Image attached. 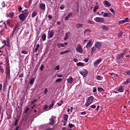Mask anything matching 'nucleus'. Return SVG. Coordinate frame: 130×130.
<instances>
[{
  "instance_id": "nucleus-1",
  "label": "nucleus",
  "mask_w": 130,
  "mask_h": 130,
  "mask_svg": "<svg viewBox=\"0 0 130 130\" xmlns=\"http://www.w3.org/2000/svg\"><path fill=\"white\" fill-rule=\"evenodd\" d=\"M6 66L5 69V74L6 78V82L10 81V78L11 76V69L10 68V62L9 61L6 62Z\"/></svg>"
},
{
  "instance_id": "nucleus-2",
  "label": "nucleus",
  "mask_w": 130,
  "mask_h": 130,
  "mask_svg": "<svg viewBox=\"0 0 130 130\" xmlns=\"http://www.w3.org/2000/svg\"><path fill=\"white\" fill-rule=\"evenodd\" d=\"M94 101V96H90L87 98L86 99V102L85 103V106L86 107H88L89 105H90V104H92V103Z\"/></svg>"
},
{
  "instance_id": "nucleus-3",
  "label": "nucleus",
  "mask_w": 130,
  "mask_h": 130,
  "mask_svg": "<svg viewBox=\"0 0 130 130\" xmlns=\"http://www.w3.org/2000/svg\"><path fill=\"white\" fill-rule=\"evenodd\" d=\"M19 26H20L19 23H17L15 24V26L13 28V30L12 31V33L10 34V37H14V35L15 34V32H18L19 31Z\"/></svg>"
},
{
  "instance_id": "nucleus-4",
  "label": "nucleus",
  "mask_w": 130,
  "mask_h": 130,
  "mask_svg": "<svg viewBox=\"0 0 130 130\" xmlns=\"http://www.w3.org/2000/svg\"><path fill=\"white\" fill-rule=\"evenodd\" d=\"M124 55H125V51L121 54H117L116 56L117 59H120L121 58H123V57H124Z\"/></svg>"
},
{
  "instance_id": "nucleus-5",
  "label": "nucleus",
  "mask_w": 130,
  "mask_h": 130,
  "mask_svg": "<svg viewBox=\"0 0 130 130\" xmlns=\"http://www.w3.org/2000/svg\"><path fill=\"white\" fill-rule=\"evenodd\" d=\"M76 50L77 51V52L82 53V52H83V48H82V46H81L80 44L78 45L76 48Z\"/></svg>"
},
{
  "instance_id": "nucleus-6",
  "label": "nucleus",
  "mask_w": 130,
  "mask_h": 130,
  "mask_svg": "<svg viewBox=\"0 0 130 130\" xmlns=\"http://www.w3.org/2000/svg\"><path fill=\"white\" fill-rule=\"evenodd\" d=\"M94 21L99 23H103V22H104V18L96 17L94 18Z\"/></svg>"
},
{
  "instance_id": "nucleus-7",
  "label": "nucleus",
  "mask_w": 130,
  "mask_h": 130,
  "mask_svg": "<svg viewBox=\"0 0 130 130\" xmlns=\"http://www.w3.org/2000/svg\"><path fill=\"white\" fill-rule=\"evenodd\" d=\"M80 73L81 75H82V76H83V77H84V78L87 77V76H88V72H87V70H82L80 72Z\"/></svg>"
},
{
  "instance_id": "nucleus-8",
  "label": "nucleus",
  "mask_w": 130,
  "mask_h": 130,
  "mask_svg": "<svg viewBox=\"0 0 130 130\" xmlns=\"http://www.w3.org/2000/svg\"><path fill=\"white\" fill-rule=\"evenodd\" d=\"M102 61V59L99 58V59L96 60V61L93 62V66L95 67V68L98 67V64L100 63Z\"/></svg>"
},
{
  "instance_id": "nucleus-9",
  "label": "nucleus",
  "mask_w": 130,
  "mask_h": 130,
  "mask_svg": "<svg viewBox=\"0 0 130 130\" xmlns=\"http://www.w3.org/2000/svg\"><path fill=\"white\" fill-rule=\"evenodd\" d=\"M94 46L98 48V49H100V48H101V46H102V44L99 42H95Z\"/></svg>"
},
{
  "instance_id": "nucleus-10",
  "label": "nucleus",
  "mask_w": 130,
  "mask_h": 130,
  "mask_svg": "<svg viewBox=\"0 0 130 130\" xmlns=\"http://www.w3.org/2000/svg\"><path fill=\"white\" fill-rule=\"evenodd\" d=\"M28 10L27 9H25L23 11H22L21 14L23 15L24 17L27 18V16H28L29 13L27 12Z\"/></svg>"
},
{
  "instance_id": "nucleus-11",
  "label": "nucleus",
  "mask_w": 130,
  "mask_h": 130,
  "mask_svg": "<svg viewBox=\"0 0 130 130\" xmlns=\"http://www.w3.org/2000/svg\"><path fill=\"white\" fill-rule=\"evenodd\" d=\"M117 91L121 93L124 91V86H120L118 87Z\"/></svg>"
},
{
  "instance_id": "nucleus-12",
  "label": "nucleus",
  "mask_w": 130,
  "mask_h": 130,
  "mask_svg": "<svg viewBox=\"0 0 130 130\" xmlns=\"http://www.w3.org/2000/svg\"><path fill=\"white\" fill-rule=\"evenodd\" d=\"M19 18L20 20H21V21H22V22H23V21H25L26 17L25 16H24L23 14H20L19 15Z\"/></svg>"
},
{
  "instance_id": "nucleus-13",
  "label": "nucleus",
  "mask_w": 130,
  "mask_h": 130,
  "mask_svg": "<svg viewBox=\"0 0 130 130\" xmlns=\"http://www.w3.org/2000/svg\"><path fill=\"white\" fill-rule=\"evenodd\" d=\"M48 38H52L53 35L54 34V32H53V30H51L50 31L48 32Z\"/></svg>"
},
{
  "instance_id": "nucleus-14",
  "label": "nucleus",
  "mask_w": 130,
  "mask_h": 130,
  "mask_svg": "<svg viewBox=\"0 0 130 130\" xmlns=\"http://www.w3.org/2000/svg\"><path fill=\"white\" fill-rule=\"evenodd\" d=\"M92 46V40H89L88 43L86 46V48H89Z\"/></svg>"
},
{
  "instance_id": "nucleus-15",
  "label": "nucleus",
  "mask_w": 130,
  "mask_h": 130,
  "mask_svg": "<svg viewBox=\"0 0 130 130\" xmlns=\"http://www.w3.org/2000/svg\"><path fill=\"white\" fill-rule=\"evenodd\" d=\"M39 7H40V9H41V10H43V11H45V8H46L45 4H40Z\"/></svg>"
},
{
  "instance_id": "nucleus-16",
  "label": "nucleus",
  "mask_w": 130,
  "mask_h": 130,
  "mask_svg": "<svg viewBox=\"0 0 130 130\" xmlns=\"http://www.w3.org/2000/svg\"><path fill=\"white\" fill-rule=\"evenodd\" d=\"M104 5H106L107 7H111V4H110V3L107 1H105L104 2Z\"/></svg>"
},
{
  "instance_id": "nucleus-17",
  "label": "nucleus",
  "mask_w": 130,
  "mask_h": 130,
  "mask_svg": "<svg viewBox=\"0 0 130 130\" xmlns=\"http://www.w3.org/2000/svg\"><path fill=\"white\" fill-rule=\"evenodd\" d=\"M50 124H51V125H53L54 124V119L53 117L50 119Z\"/></svg>"
},
{
  "instance_id": "nucleus-18",
  "label": "nucleus",
  "mask_w": 130,
  "mask_h": 130,
  "mask_svg": "<svg viewBox=\"0 0 130 130\" xmlns=\"http://www.w3.org/2000/svg\"><path fill=\"white\" fill-rule=\"evenodd\" d=\"M98 92H100V93H104V89L102 87H99L98 88Z\"/></svg>"
},
{
  "instance_id": "nucleus-19",
  "label": "nucleus",
  "mask_w": 130,
  "mask_h": 130,
  "mask_svg": "<svg viewBox=\"0 0 130 130\" xmlns=\"http://www.w3.org/2000/svg\"><path fill=\"white\" fill-rule=\"evenodd\" d=\"M39 47H40V45H39V44H38L35 49L34 51V52H37V50L39 49Z\"/></svg>"
},
{
  "instance_id": "nucleus-20",
  "label": "nucleus",
  "mask_w": 130,
  "mask_h": 130,
  "mask_svg": "<svg viewBox=\"0 0 130 130\" xmlns=\"http://www.w3.org/2000/svg\"><path fill=\"white\" fill-rule=\"evenodd\" d=\"M84 26L83 24L82 23H77L76 24V27L77 28H82V27H83Z\"/></svg>"
},
{
  "instance_id": "nucleus-21",
  "label": "nucleus",
  "mask_w": 130,
  "mask_h": 130,
  "mask_svg": "<svg viewBox=\"0 0 130 130\" xmlns=\"http://www.w3.org/2000/svg\"><path fill=\"white\" fill-rule=\"evenodd\" d=\"M7 17L8 18H13L14 17V13L13 12L10 13L9 14L7 15Z\"/></svg>"
},
{
  "instance_id": "nucleus-22",
  "label": "nucleus",
  "mask_w": 130,
  "mask_h": 130,
  "mask_svg": "<svg viewBox=\"0 0 130 130\" xmlns=\"http://www.w3.org/2000/svg\"><path fill=\"white\" fill-rule=\"evenodd\" d=\"M69 37H70V32H67L66 34V36L64 38V40H67V39H69Z\"/></svg>"
},
{
  "instance_id": "nucleus-23",
  "label": "nucleus",
  "mask_w": 130,
  "mask_h": 130,
  "mask_svg": "<svg viewBox=\"0 0 130 130\" xmlns=\"http://www.w3.org/2000/svg\"><path fill=\"white\" fill-rule=\"evenodd\" d=\"M76 64L77 67H84V66H85L84 63H82V62H79L78 63H77Z\"/></svg>"
},
{
  "instance_id": "nucleus-24",
  "label": "nucleus",
  "mask_w": 130,
  "mask_h": 130,
  "mask_svg": "<svg viewBox=\"0 0 130 130\" xmlns=\"http://www.w3.org/2000/svg\"><path fill=\"white\" fill-rule=\"evenodd\" d=\"M42 39L43 41H45L46 40V35L43 34L42 36Z\"/></svg>"
},
{
  "instance_id": "nucleus-25",
  "label": "nucleus",
  "mask_w": 130,
  "mask_h": 130,
  "mask_svg": "<svg viewBox=\"0 0 130 130\" xmlns=\"http://www.w3.org/2000/svg\"><path fill=\"white\" fill-rule=\"evenodd\" d=\"M57 46L59 48H60V47H64V44L59 43V44H57Z\"/></svg>"
},
{
  "instance_id": "nucleus-26",
  "label": "nucleus",
  "mask_w": 130,
  "mask_h": 130,
  "mask_svg": "<svg viewBox=\"0 0 130 130\" xmlns=\"http://www.w3.org/2000/svg\"><path fill=\"white\" fill-rule=\"evenodd\" d=\"M36 16H37V12H32V15H31V17L35 18V17H36Z\"/></svg>"
},
{
  "instance_id": "nucleus-27",
  "label": "nucleus",
  "mask_w": 130,
  "mask_h": 130,
  "mask_svg": "<svg viewBox=\"0 0 130 130\" xmlns=\"http://www.w3.org/2000/svg\"><path fill=\"white\" fill-rule=\"evenodd\" d=\"M54 102H55V101H53L51 103V104L49 106V108L51 109L52 107H53V105H54Z\"/></svg>"
},
{
  "instance_id": "nucleus-28",
  "label": "nucleus",
  "mask_w": 130,
  "mask_h": 130,
  "mask_svg": "<svg viewBox=\"0 0 130 130\" xmlns=\"http://www.w3.org/2000/svg\"><path fill=\"white\" fill-rule=\"evenodd\" d=\"M69 118V115H64V120H65L66 122L68 121V119Z\"/></svg>"
},
{
  "instance_id": "nucleus-29",
  "label": "nucleus",
  "mask_w": 130,
  "mask_h": 130,
  "mask_svg": "<svg viewBox=\"0 0 130 130\" xmlns=\"http://www.w3.org/2000/svg\"><path fill=\"white\" fill-rule=\"evenodd\" d=\"M109 16H110V13H105L103 15V17H109Z\"/></svg>"
},
{
  "instance_id": "nucleus-30",
  "label": "nucleus",
  "mask_w": 130,
  "mask_h": 130,
  "mask_svg": "<svg viewBox=\"0 0 130 130\" xmlns=\"http://www.w3.org/2000/svg\"><path fill=\"white\" fill-rule=\"evenodd\" d=\"M98 9H99V6H95L94 8L93 9V12L95 13L96 12V11H97V10H98Z\"/></svg>"
},
{
  "instance_id": "nucleus-31",
  "label": "nucleus",
  "mask_w": 130,
  "mask_h": 130,
  "mask_svg": "<svg viewBox=\"0 0 130 130\" xmlns=\"http://www.w3.org/2000/svg\"><path fill=\"white\" fill-rule=\"evenodd\" d=\"M109 75L110 76H113V77H117V74H115V73H110Z\"/></svg>"
},
{
  "instance_id": "nucleus-32",
  "label": "nucleus",
  "mask_w": 130,
  "mask_h": 130,
  "mask_svg": "<svg viewBox=\"0 0 130 130\" xmlns=\"http://www.w3.org/2000/svg\"><path fill=\"white\" fill-rule=\"evenodd\" d=\"M68 82H73V77L72 76H70L69 78L67 79Z\"/></svg>"
},
{
  "instance_id": "nucleus-33",
  "label": "nucleus",
  "mask_w": 130,
  "mask_h": 130,
  "mask_svg": "<svg viewBox=\"0 0 130 130\" xmlns=\"http://www.w3.org/2000/svg\"><path fill=\"white\" fill-rule=\"evenodd\" d=\"M69 52H70V50H66V51H64V52H61L60 53V54H64V53H68Z\"/></svg>"
},
{
  "instance_id": "nucleus-34",
  "label": "nucleus",
  "mask_w": 130,
  "mask_h": 130,
  "mask_svg": "<svg viewBox=\"0 0 130 130\" xmlns=\"http://www.w3.org/2000/svg\"><path fill=\"white\" fill-rule=\"evenodd\" d=\"M90 33V32H92V30L91 29H85L84 30V34H86V33L88 32Z\"/></svg>"
},
{
  "instance_id": "nucleus-35",
  "label": "nucleus",
  "mask_w": 130,
  "mask_h": 130,
  "mask_svg": "<svg viewBox=\"0 0 130 130\" xmlns=\"http://www.w3.org/2000/svg\"><path fill=\"white\" fill-rule=\"evenodd\" d=\"M124 23H125V22L124 21V20H120V21H119V22H118V24H119V25H121V24H124Z\"/></svg>"
},
{
  "instance_id": "nucleus-36",
  "label": "nucleus",
  "mask_w": 130,
  "mask_h": 130,
  "mask_svg": "<svg viewBox=\"0 0 130 130\" xmlns=\"http://www.w3.org/2000/svg\"><path fill=\"white\" fill-rule=\"evenodd\" d=\"M8 47H11V44H10V41H7V43L5 44Z\"/></svg>"
},
{
  "instance_id": "nucleus-37",
  "label": "nucleus",
  "mask_w": 130,
  "mask_h": 130,
  "mask_svg": "<svg viewBox=\"0 0 130 130\" xmlns=\"http://www.w3.org/2000/svg\"><path fill=\"white\" fill-rule=\"evenodd\" d=\"M57 105H58V106H61V105L62 104H63V101L62 100H61L60 101V103H57Z\"/></svg>"
},
{
  "instance_id": "nucleus-38",
  "label": "nucleus",
  "mask_w": 130,
  "mask_h": 130,
  "mask_svg": "<svg viewBox=\"0 0 130 130\" xmlns=\"http://www.w3.org/2000/svg\"><path fill=\"white\" fill-rule=\"evenodd\" d=\"M102 28L103 29H104V30H108V26H106V25H103L102 26Z\"/></svg>"
},
{
  "instance_id": "nucleus-39",
  "label": "nucleus",
  "mask_w": 130,
  "mask_h": 130,
  "mask_svg": "<svg viewBox=\"0 0 130 130\" xmlns=\"http://www.w3.org/2000/svg\"><path fill=\"white\" fill-rule=\"evenodd\" d=\"M68 126H69V127L70 128H72L73 127H74V126H75V124H73L72 123L69 124Z\"/></svg>"
},
{
  "instance_id": "nucleus-40",
  "label": "nucleus",
  "mask_w": 130,
  "mask_h": 130,
  "mask_svg": "<svg viewBox=\"0 0 130 130\" xmlns=\"http://www.w3.org/2000/svg\"><path fill=\"white\" fill-rule=\"evenodd\" d=\"M96 51V48L95 47H93L91 49V52H95Z\"/></svg>"
},
{
  "instance_id": "nucleus-41",
  "label": "nucleus",
  "mask_w": 130,
  "mask_h": 130,
  "mask_svg": "<svg viewBox=\"0 0 130 130\" xmlns=\"http://www.w3.org/2000/svg\"><path fill=\"white\" fill-rule=\"evenodd\" d=\"M18 123H19V119H17L15 120L14 125H15V126H17V124H18Z\"/></svg>"
},
{
  "instance_id": "nucleus-42",
  "label": "nucleus",
  "mask_w": 130,
  "mask_h": 130,
  "mask_svg": "<svg viewBox=\"0 0 130 130\" xmlns=\"http://www.w3.org/2000/svg\"><path fill=\"white\" fill-rule=\"evenodd\" d=\"M110 12L113 13V14H115V11L114 10V9L111 8L110 9Z\"/></svg>"
},
{
  "instance_id": "nucleus-43",
  "label": "nucleus",
  "mask_w": 130,
  "mask_h": 130,
  "mask_svg": "<svg viewBox=\"0 0 130 130\" xmlns=\"http://www.w3.org/2000/svg\"><path fill=\"white\" fill-rule=\"evenodd\" d=\"M125 74L127 75V76H130V70H127L125 72Z\"/></svg>"
},
{
  "instance_id": "nucleus-44",
  "label": "nucleus",
  "mask_w": 130,
  "mask_h": 130,
  "mask_svg": "<svg viewBox=\"0 0 130 130\" xmlns=\"http://www.w3.org/2000/svg\"><path fill=\"white\" fill-rule=\"evenodd\" d=\"M8 26L11 27V28H13V27H14V24H12V23H10L9 24H8Z\"/></svg>"
},
{
  "instance_id": "nucleus-45",
  "label": "nucleus",
  "mask_w": 130,
  "mask_h": 130,
  "mask_svg": "<svg viewBox=\"0 0 130 130\" xmlns=\"http://www.w3.org/2000/svg\"><path fill=\"white\" fill-rule=\"evenodd\" d=\"M21 53L23 54H28V52L26 51H22Z\"/></svg>"
},
{
  "instance_id": "nucleus-46",
  "label": "nucleus",
  "mask_w": 130,
  "mask_h": 130,
  "mask_svg": "<svg viewBox=\"0 0 130 130\" xmlns=\"http://www.w3.org/2000/svg\"><path fill=\"white\" fill-rule=\"evenodd\" d=\"M43 69H44V66H43V64H42L40 67V70L42 72L43 71Z\"/></svg>"
},
{
  "instance_id": "nucleus-47",
  "label": "nucleus",
  "mask_w": 130,
  "mask_h": 130,
  "mask_svg": "<svg viewBox=\"0 0 130 130\" xmlns=\"http://www.w3.org/2000/svg\"><path fill=\"white\" fill-rule=\"evenodd\" d=\"M122 34H123V32L119 33V34H118L119 37H122V36H123V35Z\"/></svg>"
},
{
  "instance_id": "nucleus-48",
  "label": "nucleus",
  "mask_w": 130,
  "mask_h": 130,
  "mask_svg": "<svg viewBox=\"0 0 130 130\" xmlns=\"http://www.w3.org/2000/svg\"><path fill=\"white\" fill-rule=\"evenodd\" d=\"M90 107H91V108H93V109H95V108H96V105H92L90 106Z\"/></svg>"
},
{
  "instance_id": "nucleus-49",
  "label": "nucleus",
  "mask_w": 130,
  "mask_h": 130,
  "mask_svg": "<svg viewBox=\"0 0 130 130\" xmlns=\"http://www.w3.org/2000/svg\"><path fill=\"white\" fill-rule=\"evenodd\" d=\"M72 15H73V13H72V12L69 13L68 14V16L69 18H71V16Z\"/></svg>"
},
{
  "instance_id": "nucleus-50",
  "label": "nucleus",
  "mask_w": 130,
  "mask_h": 130,
  "mask_svg": "<svg viewBox=\"0 0 130 130\" xmlns=\"http://www.w3.org/2000/svg\"><path fill=\"white\" fill-rule=\"evenodd\" d=\"M60 10H63V9H64V5H60Z\"/></svg>"
},
{
  "instance_id": "nucleus-51",
  "label": "nucleus",
  "mask_w": 130,
  "mask_h": 130,
  "mask_svg": "<svg viewBox=\"0 0 130 130\" xmlns=\"http://www.w3.org/2000/svg\"><path fill=\"white\" fill-rule=\"evenodd\" d=\"M61 81H62L61 78H58L56 80V82H61Z\"/></svg>"
},
{
  "instance_id": "nucleus-52",
  "label": "nucleus",
  "mask_w": 130,
  "mask_h": 130,
  "mask_svg": "<svg viewBox=\"0 0 130 130\" xmlns=\"http://www.w3.org/2000/svg\"><path fill=\"white\" fill-rule=\"evenodd\" d=\"M2 6L3 7V8H5L6 7L5 4V1H3L2 4Z\"/></svg>"
},
{
  "instance_id": "nucleus-53",
  "label": "nucleus",
  "mask_w": 130,
  "mask_h": 130,
  "mask_svg": "<svg viewBox=\"0 0 130 130\" xmlns=\"http://www.w3.org/2000/svg\"><path fill=\"white\" fill-rule=\"evenodd\" d=\"M0 72H1V73H2V74H4V73L5 72V70L3 68L0 69Z\"/></svg>"
},
{
  "instance_id": "nucleus-54",
  "label": "nucleus",
  "mask_w": 130,
  "mask_h": 130,
  "mask_svg": "<svg viewBox=\"0 0 130 130\" xmlns=\"http://www.w3.org/2000/svg\"><path fill=\"white\" fill-rule=\"evenodd\" d=\"M47 108H48V106L47 105L44 106V110H46V109H47Z\"/></svg>"
},
{
  "instance_id": "nucleus-55",
  "label": "nucleus",
  "mask_w": 130,
  "mask_h": 130,
  "mask_svg": "<svg viewBox=\"0 0 130 130\" xmlns=\"http://www.w3.org/2000/svg\"><path fill=\"white\" fill-rule=\"evenodd\" d=\"M124 21L125 23H126V22H128V18H125L124 19Z\"/></svg>"
},
{
  "instance_id": "nucleus-56",
  "label": "nucleus",
  "mask_w": 130,
  "mask_h": 130,
  "mask_svg": "<svg viewBox=\"0 0 130 130\" xmlns=\"http://www.w3.org/2000/svg\"><path fill=\"white\" fill-rule=\"evenodd\" d=\"M11 23V20L10 19H8L7 20V25H8L9 24H10Z\"/></svg>"
},
{
  "instance_id": "nucleus-57",
  "label": "nucleus",
  "mask_w": 130,
  "mask_h": 130,
  "mask_svg": "<svg viewBox=\"0 0 130 130\" xmlns=\"http://www.w3.org/2000/svg\"><path fill=\"white\" fill-rule=\"evenodd\" d=\"M48 91V90L47 88H45V90H44V94H47Z\"/></svg>"
},
{
  "instance_id": "nucleus-58",
  "label": "nucleus",
  "mask_w": 130,
  "mask_h": 130,
  "mask_svg": "<svg viewBox=\"0 0 130 130\" xmlns=\"http://www.w3.org/2000/svg\"><path fill=\"white\" fill-rule=\"evenodd\" d=\"M55 70H56L57 71H58V70H59V65H58L55 67Z\"/></svg>"
},
{
  "instance_id": "nucleus-59",
  "label": "nucleus",
  "mask_w": 130,
  "mask_h": 130,
  "mask_svg": "<svg viewBox=\"0 0 130 130\" xmlns=\"http://www.w3.org/2000/svg\"><path fill=\"white\" fill-rule=\"evenodd\" d=\"M22 7L20 6L18 8V12H21V11H22Z\"/></svg>"
},
{
  "instance_id": "nucleus-60",
  "label": "nucleus",
  "mask_w": 130,
  "mask_h": 130,
  "mask_svg": "<svg viewBox=\"0 0 130 130\" xmlns=\"http://www.w3.org/2000/svg\"><path fill=\"white\" fill-rule=\"evenodd\" d=\"M96 91H97V88H96V87H94L93 89V92L95 93V92H96Z\"/></svg>"
},
{
  "instance_id": "nucleus-61",
  "label": "nucleus",
  "mask_w": 130,
  "mask_h": 130,
  "mask_svg": "<svg viewBox=\"0 0 130 130\" xmlns=\"http://www.w3.org/2000/svg\"><path fill=\"white\" fill-rule=\"evenodd\" d=\"M80 113L81 115H85V114H86V112L85 111L81 112Z\"/></svg>"
},
{
  "instance_id": "nucleus-62",
  "label": "nucleus",
  "mask_w": 130,
  "mask_h": 130,
  "mask_svg": "<svg viewBox=\"0 0 130 130\" xmlns=\"http://www.w3.org/2000/svg\"><path fill=\"white\" fill-rule=\"evenodd\" d=\"M25 87L26 88H28V87H29V83H28V82H25Z\"/></svg>"
},
{
  "instance_id": "nucleus-63",
  "label": "nucleus",
  "mask_w": 130,
  "mask_h": 130,
  "mask_svg": "<svg viewBox=\"0 0 130 130\" xmlns=\"http://www.w3.org/2000/svg\"><path fill=\"white\" fill-rule=\"evenodd\" d=\"M46 130H54L53 128H46Z\"/></svg>"
},
{
  "instance_id": "nucleus-64",
  "label": "nucleus",
  "mask_w": 130,
  "mask_h": 130,
  "mask_svg": "<svg viewBox=\"0 0 130 130\" xmlns=\"http://www.w3.org/2000/svg\"><path fill=\"white\" fill-rule=\"evenodd\" d=\"M97 79H98V80H101V76H98L97 77Z\"/></svg>"
}]
</instances>
